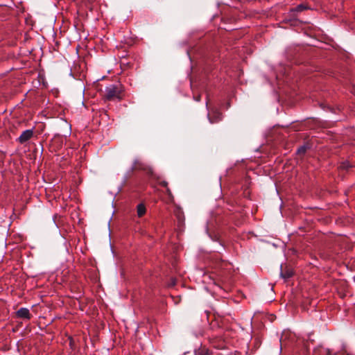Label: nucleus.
Listing matches in <instances>:
<instances>
[{
    "instance_id": "obj_13",
    "label": "nucleus",
    "mask_w": 355,
    "mask_h": 355,
    "mask_svg": "<svg viewBox=\"0 0 355 355\" xmlns=\"http://www.w3.org/2000/svg\"><path fill=\"white\" fill-rule=\"evenodd\" d=\"M159 184L163 187H165V188H167L168 187V182H166V181H162L159 182Z\"/></svg>"
},
{
    "instance_id": "obj_6",
    "label": "nucleus",
    "mask_w": 355,
    "mask_h": 355,
    "mask_svg": "<svg viewBox=\"0 0 355 355\" xmlns=\"http://www.w3.org/2000/svg\"><path fill=\"white\" fill-rule=\"evenodd\" d=\"M137 170L145 171L146 170V166L144 164H143L139 159H136L134 161L133 164L130 168V172H133Z\"/></svg>"
},
{
    "instance_id": "obj_2",
    "label": "nucleus",
    "mask_w": 355,
    "mask_h": 355,
    "mask_svg": "<svg viewBox=\"0 0 355 355\" xmlns=\"http://www.w3.org/2000/svg\"><path fill=\"white\" fill-rule=\"evenodd\" d=\"M206 107L208 110L207 117L211 123H218L222 120V113L216 107L209 108V98L207 96Z\"/></svg>"
},
{
    "instance_id": "obj_1",
    "label": "nucleus",
    "mask_w": 355,
    "mask_h": 355,
    "mask_svg": "<svg viewBox=\"0 0 355 355\" xmlns=\"http://www.w3.org/2000/svg\"><path fill=\"white\" fill-rule=\"evenodd\" d=\"M122 86L120 84L110 85L105 87L103 92V99L105 101H114L122 99Z\"/></svg>"
},
{
    "instance_id": "obj_18",
    "label": "nucleus",
    "mask_w": 355,
    "mask_h": 355,
    "mask_svg": "<svg viewBox=\"0 0 355 355\" xmlns=\"http://www.w3.org/2000/svg\"><path fill=\"white\" fill-rule=\"evenodd\" d=\"M57 139H60V137H58L57 138H56V137H55V138H54V140H56Z\"/></svg>"
},
{
    "instance_id": "obj_15",
    "label": "nucleus",
    "mask_w": 355,
    "mask_h": 355,
    "mask_svg": "<svg viewBox=\"0 0 355 355\" xmlns=\"http://www.w3.org/2000/svg\"><path fill=\"white\" fill-rule=\"evenodd\" d=\"M175 285V280L172 279H171V283L169 284L170 286H173Z\"/></svg>"
},
{
    "instance_id": "obj_4",
    "label": "nucleus",
    "mask_w": 355,
    "mask_h": 355,
    "mask_svg": "<svg viewBox=\"0 0 355 355\" xmlns=\"http://www.w3.org/2000/svg\"><path fill=\"white\" fill-rule=\"evenodd\" d=\"M280 275L283 279H287L293 275V270L291 267L282 264Z\"/></svg>"
},
{
    "instance_id": "obj_7",
    "label": "nucleus",
    "mask_w": 355,
    "mask_h": 355,
    "mask_svg": "<svg viewBox=\"0 0 355 355\" xmlns=\"http://www.w3.org/2000/svg\"><path fill=\"white\" fill-rule=\"evenodd\" d=\"M311 148V145L309 143L305 144L298 148L297 150V155L302 156L304 155L308 149Z\"/></svg>"
},
{
    "instance_id": "obj_11",
    "label": "nucleus",
    "mask_w": 355,
    "mask_h": 355,
    "mask_svg": "<svg viewBox=\"0 0 355 355\" xmlns=\"http://www.w3.org/2000/svg\"><path fill=\"white\" fill-rule=\"evenodd\" d=\"M177 217H178L179 223H183V221H184V216H183V213L182 211H179L177 214Z\"/></svg>"
},
{
    "instance_id": "obj_9",
    "label": "nucleus",
    "mask_w": 355,
    "mask_h": 355,
    "mask_svg": "<svg viewBox=\"0 0 355 355\" xmlns=\"http://www.w3.org/2000/svg\"><path fill=\"white\" fill-rule=\"evenodd\" d=\"M137 215L139 217L143 216L146 211V207L144 204H139L137 207Z\"/></svg>"
},
{
    "instance_id": "obj_5",
    "label": "nucleus",
    "mask_w": 355,
    "mask_h": 355,
    "mask_svg": "<svg viewBox=\"0 0 355 355\" xmlns=\"http://www.w3.org/2000/svg\"><path fill=\"white\" fill-rule=\"evenodd\" d=\"M16 315L17 318L23 319H30L31 317L29 310L26 308H20L16 312Z\"/></svg>"
},
{
    "instance_id": "obj_16",
    "label": "nucleus",
    "mask_w": 355,
    "mask_h": 355,
    "mask_svg": "<svg viewBox=\"0 0 355 355\" xmlns=\"http://www.w3.org/2000/svg\"><path fill=\"white\" fill-rule=\"evenodd\" d=\"M166 193L168 196H171L172 193H171V191L170 190V189L168 187L166 188Z\"/></svg>"
},
{
    "instance_id": "obj_8",
    "label": "nucleus",
    "mask_w": 355,
    "mask_h": 355,
    "mask_svg": "<svg viewBox=\"0 0 355 355\" xmlns=\"http://www.w3.org/2000/svg\"><path fill=\"white\" fill-rule=\"evenodd\" d=\"M210 225H211V223L209 222L207 223V234H209V237L211 239L212 241H217L219 240V236L216 233H210L209 232V230H210Z\"/></svg>"
},
{
    "instance_id": "obj_17",
    "label": "nucleus",
    "mask_w": 355,
    "mask_h": 355,
    "mask_svg": "<svg viewBox=\"0 0 355 355\" xmlns=\"http://www.w3.org/2000/svg\"><path fill=\"white\" fill-rule=\"evenodd\" d=\"M298 9H299L300 10H303V9H304V6H303L302 5H300V6H298Z\"/></svg>"
},
{
    "instance_id": "obj_10",
    "label": "nucleus",
    "mask_w": 355,
    "mask_h": 355,
    "mask_svg": "<svg viewBox=\"0 0 355 355\" xmlns=\"http://www.w3.org/2000/svg\"><path fill=\"white\" fill-rule=\"evenodd\" d=\"M352 167V165L350 164L348 162H343L340 165V168L346 171H348Z\"/></svg>"
},
{
    "instance_id": "obj_3",
    "label": "nucleus",
    "mask_w": 355,
    "mask_h": 355,
    "mask_svg": "<svg viewBox=\"0 0 355 355\" xmlns=\"http://www.w3.org/2000/svg\"><path fill=\"white\" fill-rule=\"evenodd\" d=\"M33 136V130H26L22 132L21 135L18 137L17 141L23 144L28 141Z\"/></svg>"
},
{
    "instance_id": "obj_14",
    "label": "nucleus",
    "mask_w": 355,
    "mask_h": 355,
    "mask_svg": "<svg viewBox=\"0 0 355 355\" xmlns=\"http://www.w3.org/2000/svg\"><path fill=\"white\" fill-rule=\"evenodd\" d=\"M194 99L197 101V102H199L201 100V96L200 95H198L196 96H194Z\"/></svg>"
},
{
    "instance_id": "obj_12",
    "label": "nucleus",
    "mask_w": 355,
    "mask_h": 355,
    "mask_svg": "<svg viewBox=\"0 0 355 355\" xmlns=\"http://www.w3.org/2000/svg\"><path fill=\"white\" fill-rule=\"evenodd\" d=\"M5 86V81L2 78H0V92H1L3 87Z\"/></svg>"
}]
</instances>
